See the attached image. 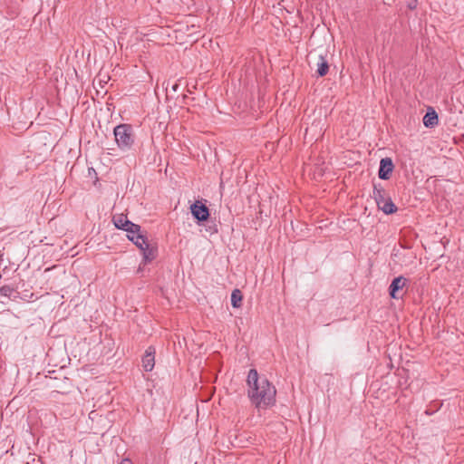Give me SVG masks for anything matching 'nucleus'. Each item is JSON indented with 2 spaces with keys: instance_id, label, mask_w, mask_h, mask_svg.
<instances>
[{
  "instance_id": "obj_1",
  "label": "nucleus",
  "mask_w": 464,
  "mask_h": 464,
  "mask_svg": "<svg viewBox=\"0 0 464 464\" xmlns=\"http://www.w3.org/2000/svg\"><path fill=\"white\" fill-rule=\"evenodd\" d=\"M248 397L257 408H267L276 402V387L265 377H259L256 369L247 375Z\"/></svg>"
},
{
  "instance_id": "obj_2",
  "label": "nucleus",
  "mask_w": 464,
  "mask_h": 464,
  "mask_svg": "<svg viewBox=\"0 0 464 464\" xmlns=\"http://www.w3.org/2000/svg\"><path fill=\"white\" fill-rule=\"evenodd\" d=\"M115 141L118 147L126 150L131 148L134 143V134L132 127L130 124H120L113 130Z\"/></svg>"
},
{
  "instance_id": "obj_3",
  "label": "nucleus",
  "mask_w": 464,
  "mask_h": 464,
  "mask_svg": "<svg viewBox=\"0 0 464 464\" xmlns=\"http://www.w3.org/2000/svg\"><path fill=\"white\" fill-rule=\"evenodd\" d=\"M373 198L379 208L385 214H393L397 211V207L392 201L390 195L381 186L374 185Z\"/></svg>"
},
{
  "instance_id": "obj_4",
  "label": "nucleus",
  "mask_w": 464,
  "mask_h": 464,
  "mask_svg": "<svg viewBox=\"0 0 464 464\" xmlns=\"http://www.w3.org/2000/svg\"><path fill=\"white\" fill-rule=\"evenodd\" d=\"M113 223L117 228L125 230L128 233H137L140 231V227L130 221L123 214L113 217Z\"/></svg>"
},
{
  "instance_id": "obj_5",
  "label": "nucleus",
  "mask_w": 464,
  "mask_h": 464,
  "mask_svg": "<svg viewBox=\"0 0 464 464\" xmlns=\"http://www.w3.org/2000/svg\"><path fill=\"white\" fill-rule=\"evenodd\" d=\"M407 279L403 276L395 277L389 286V295L393 299H398L402 296L401 291L406 285Z\"/></svg>"
},
{
  "instance_id": "obj_6",
  "label": "nucleus",
  "mask_w": 464,
  "mask_h": 464,
  "mask_svg": "<svg viewBox=\"0 0 464 464\" xmlns=\"http://www.w3.org/2000/svg\"><path fill=\"white\" fill-rule=\"evenodd\" d=\"M193 217L199 222L206 221L209 217V211L206 205L196 201L190 207Z\"/></svg>"
},
{
  "instance_id": "obj_7",
  "label": "nucleus",
  "mask_w": 464,
  "mask_h": 464,
  "mask_svg": "<svg viewBox=\"0 0 464 464\" xmlns=\"http://www.w3.org/2000/svg\"><path fill=\"white\" fill-rule=\"evenodd\" d=\"M394 169V165L391 158H383L381 160L380 168H379V178L381 179H389L392 170Z\"/></svg>"
},
{
  "instance_id": "obj_8",
  "label": "nucleus",
  "mask_w": 464,
  "mask_h": 464,
  "mask_svg": "<svg viewBox=\"0 0 464 464\" xmlns=\"http://www.w3.org/2000/svg\"><path fill=\"white\" fill-rule=\"evenodd\" d=\"M142 367L146 372L153 370L155 365V348L152 346L148 347L145 354L142 357Z\"/></svg>"
},
{
  "instance_id": "obj_9",
  "label": "nucleus",
  "mask_w": 464,
  "mask_h": 464,
  "mask_svg": "<svg viewBox=\"0 0 464 464\" xmlns=\"http://www.w3.org/2000/svg\"><path fill=\"white\" fill-rule=\"evenodd\" d=\"M438 114L434 110L428 111L423 117V124L427 128H433L438 124Z\"/></svg>"
},
{
  "instance_id": "obj_10",
  "label": "nucleus",
  "mask_w": 464,
  "mask_h": 464,
  "mask_svg": "<svg viewBox=\"0 0 464 464\" xmlns=\"http://www.w3.org/2000/svg\"><path fill=\"white\" fill-rule=\"evenodd\" d=\"M128 238L132 241L140 250L147 247L148 240L146 237L140 232L134 234V236H128Z\"/></svg>"
},
{
  "instance_id": "obj_11",
  "label": "nucleus",
  "mask_w": 464,
  "mask_h": 464,
  "mask_svg": "<svg viewBox=\"0 0 464 464\" xmlns=\"http://www.w3.org/2000/svg\"><path fill=\"white\" fill-rule=\"evenodd\" d=\"M328 71H329L328 62L326 61V59L324 56L320 55L318 58V63H317V69H316L317 74L319 76L323 77L327 74Z\"/></svg>"
},
{
  "instance_id": "obj_12",
  "label": "nucleus",
  "mask_w": 464,
  "mask_h": 464,
  "mask_svg": "<svg viewBox=\"0 0 464 464\" xmlns=\"http://www.w3.org/2000/svg\"><path fill=\"white\" fill-rule=\"evenodd\" d=\"M243 295L239 289L233 290L231 294V304L235 308H238L242 305Z\"/></svg>"
},
{
  "instance_id": "obj_13",
  "label": "nucleus",
  "mask_w": 464,
  "mask_h": 464,
  "mask_svg": "<svg viewBox=\"0 0 464 464\" xmlns=\"http://www.w3.org/2000/svg\"><path fill=\"white\" fill-rule=\"evenodd\" d=\"M141 251L146 262H150L156 257V250L153 247H150L149 244L147 245V247L143 248Z\"/></svg>"
},
{
  "instance_id": "obj_14",
  "label": "nucleus",
  "mask_w": 464,
  "mask_h": 464,
  "mask_svg": "<svg viewBox=\"0 0 464 464\" xmlns=\"http://www.w3.org/2000/svg\"><path fill=\"white\" fill-rule=\"evenodd\" d=\"M441 405H442L441 403H434V405H433V404H430V405H429V406H428V408L426 409L425 413H426L427 415H431V414H433L436 411H438V410L441 407Z\"/></svg>"
},
{
  "instance_id": "obj_15",
  "label": "nucleus",
  "mask_w": 464,
  "mask_h": 464,
  "mask_svg": "<svg viewBox=\"0 0 464 464\" xmlns=\"http://www.w3.org/2000/svg\"><path fill=\"white\" fill-rule=\"evenodd\" d=\"M13 292V289L10 288L9 286H3L1 288V293L4 295H10L11 293Z\"/></svg>"
},
{
  "instance_id": "obj_16",
  "label": "nucleus",
  "mask_w": 464,
  "mask_h": 464,
  "mask_svg": "<svg viewBox=\"0 0 464 464\" xmlns=\"http://www.w3.org/2000/svg\"><path fill=\"white\" fill-rule=\"evenodd\" d=\"M407 6L411 10L415 9L417 7V0H409Z\"/></svg>"
},
{
  "instance_id": "obj_17",
  "label": "nucleus",
  "mask_w": 464,
  "mask_h": 464,
  "mask_svg": "<svg viewBox=\"0 0 464 464\" xmlns=\"http://www.w3.org/2000/svg\"><path fill=\"white\" fill-rule=\"evenodd\" d=\"M121 464H132V462L130 459H123Z\"/></svg>"
},
{
  "instance_id": "obj_18",
  "label": "nucleus",
  "mask_w": 464,
  "mask_h": 464,
  "mask_svg": "<svg viewBox=\"0 0 464 464\" xmlns=\"http://www.w3.org/2000/svg\"><path fill=\"white\" fill-rule=\"evenodd\" d=\"M178 88H179V84H178V83H174V84L172 85V90H173L174 92H177Z\"/></svg>"
},
{
  "instance_id": "obj_19",
  "label": "nucleus",
  "mask_w": 464,
  "mask_h": 464,
  "mask_svg": "<svg viewBox=\"0 0 464 464\" xmlns=\"http://www.w3.org/2000/svg\"><path fill=\"white\" fill-rule=\"evenodd\" d=\"M128 236H134V233H128Z\"/></svg>"
}]
</instances>
